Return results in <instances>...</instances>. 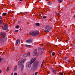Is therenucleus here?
<instances>
[{
	"label": "nucleus",
	"instance_id": "7",
	"mask_svg": "<svg viewBox=\"0 0 75 75\" xmlns=\"http://www.w3.org/2000/svg\"><path fill=\"white\" fill-rule=\"evenodd\" d=\"M31 64H32V63H31V62H30L29 63H26V67H28L29 68H30L31 67Z\"/></svg>",
	"mask_w": 75,
	"mask_h": 75
},
{
	"label": "nucleus",
	"instance_id": "11",
	"mask_svg": "<svg viewBox=\"0 0 75 75\" xmlns=\"http://www.w3.org/2000/svg\"><path fill=\"white\" fill-rule=\"evenodd\" d=\"M33 54H34L35 55H37V49H35L34 51Z\"/></svg>",
	"mask_w": 75,
	"mask_h": 75
},
{
	"label": "nucleus",
	"instance_id": "41",
	"mask_svg": "<svg viewBox=\"0 0 75 75\" xmlns=\"http://www.w3.org/2000/svg\"><path fill=\"white\" fill-rule=\"evenodd\" d=\"M11 75H13V73H12L11 74Z\"/></svg>",
	"mask_w": 75,
	"mask_h": 75
},
{
	"label": "nucleus",
	"instance_id": "43",
	"mask_svg": "<svg viewBox=\"0 0 75 75\" xmlns=\"http://www.w3.org/2000/svg\"><path fill=\"white\" fill-rule=\"evenodd\" d=\"M46 0V1H48L49 0Z\"/></svg>",
	"mask_w": 75,
	"mask_h": 75
},
{
	"label": "nucleus",
	"instance_id": "4",
	"mask_svg": "<svg viewBox=\"0 0 75 75\" xmlns=\"http://www.w3.org/2000/svg\"><path fill=\"white\" fill-rule=\"evenodd\" d=\"M39 63V62L38 61H37L35 62V63L33 65V69H38V64Z\"/></svg>",
	"mask_w": 75,
	"mask_h": 75
},
{
	"label": "nucleus",
	"instance_id": "28",
	"mask_svg": "<svg viewBox=\"0 0 75 75\" xmlns=\"http://www.w3.org/2000/svg\"><path fill=\"white\" fill-rule=\"evenodd\" d=\"M43 18H47V17L46 16H43Z\"/></svg>",
	"mask_w": 75,
	"mask_h": 75
},
{
	"label": "nucleus",
	"instance_id": "26",
	"mask_svg": "<svg viewBox=\"0 0 75 75\" xmlns=\"http://www.w3.org/2000/svg\"><path fill=\"white\" fill-rule=\"evenodd\" d=\"M37 74H38V72H35V75H37Z\"/></svg>",
	"mask_w": 75,
	"mask_h": 75
},
{
	"label": "nucleus",
	"instance_id": "16",
	"mask_svg": "<svg viewBox=\"0 0 75 75\" xmlns=\"http://www.w3.org/2000/svg\"><path fill=\"white\" fill-rule=\"evenodd\" d=\"M3 16H6V15H7V13H3L2 14Z\"/></svg>",
	"mask_w": 75,
	"mask_h": 75
},
{
	"label": "nucleus",
	"instance_id": "13",
	"mask_svg": "<svg viewBox=\"0 0 75 75\" xmlns=\"http://www.w3.org/2000/svg\"><path fill=\"white\" fill-rule=\"evenodd\" d=\"M4 25V24H3V23L1 22V21L0 20V26H3Z\"/></svg>",
	"mask_w": 75,
	"mask_h": 75
},
{
	"label": "nucleus",
	"instance_id": "19",
	"mask_svg": "<svg viewBox=\"0 0 75 75\" xmlns=\"http://www.w3.org/2000/svg\"><path fill=\"white\" fill-rule=\"evenodd\" d=\"M57 1L59 2V3H61L62 2V0H57Z\"/></svg>",
	"mask_w": 75,
	"mask_h": 75
},
{
	"label": "nucleus",
	"instance_id": "32",
	"mask_svg": "<svg viewBox=\"0 0 75 75\" xmlns=\"http://www.w3.org/2000/svg\"><path fill=\"white\" fill-rule=\"evenodd\" d=\"M41 50L43 51H44V50H45V49H44L43 48H42Z\"/></svg>",
	"mask_w": 75,
	"mask_h": 75
},
{
	"label": "nucleus",
	"instance_id": "18",
	"mask_svg": "<svg viewBox=\"0 0 75 75\" xmlns=\"http://www.w3.org/2000/svg\"><path fill=\"white\" fill-rule=\"evenodd\" d=\"M17 66H16L15 67V68L14 69V71H16V70H17Z\"/></svg>",
	"mask_w": 75,
	"mask_h": 75
},
{
	"label": "nucleus",
	"instance_id": "20",
	"mask_svg": "<svg viewBox=\"0 0 75 75\" xmlns=\"http://www.w3.org/2000/svg\"><path fill=\"white\" fill-rule=\"evenodd\" d=\"M36 24L37 26H39L40 25V23H36Z\"/></svg>",
	"mask_w": 75,
	"mask_h": 75
},
{
	"label": "nucleus",
	"instance_id": "3",
	"mask_svg": "<svg viewBox=\"0 0 75 75\" xmlns=\"http://www.w3.org/2000/svg\"><path fill=\"white\" fill-rule=\"evenodd\" d=\"M52 29V27L50 25H46L45 27V30H44L45 33H48L50 30Z\"/></svg>",
	"mask_w": 75,
	"mask_h": 75
},
{
	"label": "nucleus",
	"instance_id": "8",
	"mask_svg": "<svg viewBox=\"0 0 75 75\" xmlns=\"http://www.w3.org/2000/svg\"><path fill=\"white\" fill-rule=\"evenodd\" d=\"M33 40L32 39H30L29 40H27L26 41V42H28V43H31L33 42Z\"/></svg>",
	"mask_w": 75,
	"mask_h": 75
},
{
	"label": "nucleus",
	"instance_id": "12",
	"mask_svg": "<svg viewBox=\"0 0 75 75\" xmlns=\"http://www.w3.org/2000/svg\"><path fill=\"white\" fill-rule=\"evenodd\" d=\"M20 40H18V39H17L16 40V45H17V44H18V42H20Z\"/></svg>",
	"mask_w": 75,
	"mask_h": 75
},
{
	"label": "nucleus",
	"instance_id": "30",
	"mask_svg": "<svg viewBox=\"0 0 75 75\" xmlns=\"http://www.w3.org/2000/svg\"><path fill=\"white\" fill-rule=\"evenodd\" d=\"M60 74L61 75H64V74L62 73H60Z\"/></svg>",
	"mask_w": 75,
	"mask_h": 75
},
{
	"label": "nucleus",
	"instance_id": "39",
	"mask_svg": "<svg viewBox=\"0 0 75 75\" xmlns=\"http://www.w3.org/2000/svg\"><path fill=\"white\" fill-rule=\"evenodd\" d=\"M1 59H2L1 58H0V62H1Z\"/></svg>",
	"mask_w": 75,
	"mask_h": 75
},
{
	"label": "nucleus",
	"instance_id": "15",
	"mask_svg": "<svg viewBox=\"0 0 75 75\" xmlns=\"http://www.w3.org/2000/svg\"><path fill=\"white\" fill-rule=\"evenodd\" d=\"M25 47H28V48H30V47H31V45H25Z\"/></svg>",
	"mask_w": 75,
	"mask_h": 75
},
{
	"label": "nucleus",
	"instance_id": "31",
	"mask_svg": "<svg viewBox=\"0 0 75 75\" xmlns=\"http://www.w3.org/2000/svg\"><path fill=\"white\" fill-rule=\"evenodd\" d=\"M14 75H17V73H15L14 74Z\"/></svg>",
	"mask_w": 75,
	"mask_h": 75
},
{
	"label": "nucleus",
	"instance_id": "5",
	"mask_svg": "<svg viewBox=\"0 0 75 75\" xmlns=\"http://www.w3.org/2000/svg\"><path fill=\"white\" fill-rule=\"evenodd\" d=\"M40 33V32L39 31H37L36 32H32V35L33 36H36L38 35Z\"/></svg>",
	"mask_w": 75,
	"mask_h": 75
},
{
	"label": "nucleus",
	"instance_id": "35",
	"mask_svg": "<svg viewBox=\"0 0 75 75\" xmlns=\"http://www.w3.org/2000/svg\"><path fill=\"white\" fill-rule=\"evenodd\" d=\"M67 62H70V61H69V60L68 59L67 60Z\"/></svg>",
	"mask_w": 75,
	"mask_h": 75
},
{
	"label": "nucleus",
	"instance_id": "9",
	"mask_svg": "<svg viewBox=\"0 0 75 75\" xmlns=\"http://www.w3.org/2000/svg\"><path fill=\"white\" fill-rule=\"evenodd\" d=\"M28 55H29V56H30V52L24 54L23 55V57H27Z\"/></svg>",
	"mask_w": 75,
	"mask_h": 75
},
{
	"label": "nucleus",
	"instance_id": "6",
	"mask_svg": "<svg viewBox=\"0 0 75 75\" xmlns=\"http://www.w3.org/2000/svg\"><path fill=\"white\" fill-rule=\"evenodd\" d=\"M8 25H4L2 27V29L3 30H8Z\"/></svg>",
	"mask_w": 75,
	"mask_h": 75
},
{
	"label": "nucleus",
	"instance_id": "29",
	"mask_svg": "<svg viewBox=\"0 0 75 75\" xmlns=\"http://www.w3.org/2000/svg\"><path fill=\"white\" fill-rule=\"evenodd\" d=\"M51 69L52 70V71L53 70H54V69L52 67H51Z\"/></svg>",
	"mask_w": 75,
	"mask_h": 75
},
{
	"label": "nucleus",
	"instance_id": "25",
	"mask_svg": "<svg viewBox=\"0 0 75 75\" xmlns=\"http://www.w3.org/2000/svg\"><path fill=\"white\" fill-rule=\"evenodd\" d=\"M29 35H32V33L31 32H30L29 33Z\"/></svg>",
	"mask_w": 75,
	"mask_h": 75
},
{
	"label": "nucleus",
	"instance_id": "1",
	"mask_svg": "<svg viewBox=\"0 0 75 75\" xmlns=\"http://www.w3.org/2000/svg\"><path fill=\"white\" fill-rule=\"evenodd\" d=\"M6 34L4 32L0 33V37L1 38L0 40V43L4 42L7 40V38L6 37Z\"/></svg>",
	"mask_w": 75,
	"mask_h": 75
},
{
	"label": "nucleus",
	"instance_id": "21",
	"mask_svg": "<svg viewBox=\"0 0 75 75\" xmlns=\"http://www.w3.org/2000/svg\"><path fill=\"white\" fill-rule=\"evenodd\" d=\"M9 70H10V69H9V67H8L7 68L6 71H9Z\"/></svg>",
	"mask_w": 75,
	"mask_h": 75
},
{
	"label": "nucleus",
	"instance_id": "34",
	"mask_svg": "<svg viewBox=\"0 0 75 75\" xmlns=\"http://www.w3.org/2000/svg\"><path fill=\"white\" fill-rule=\"evenodd\" d=\"M2 16H0V19H2Z\"/></svg>",
	"mask_w": 75,
	"mask_h": 75
},
{
	"label": "nucleus",
	"instance_id": "36",
	"mask_svg": "<svg viewBox=\"0 0 75 75\" xmlns=\"http://www.w3.org/2000/svg\"><path fill=\"white\" fill-rule=\"evenodd\" d=\"M43 64H44V62H43L42 63V64H41L42 65H43Z\"/></svg>",
	"mask_w": 75,
	"mask_h": 75
},
{
	"label": "nucleus",
	"instance_id": "38",
	"mask_svg": "<svg viewBox=\"0 0 75 75\" xmlns=\"http://www.w3.org/2000/svg\"><path fill=\"white\" fill-rule=\"evenodd\" d=\"M42 65H41V66H40V68H42Z\"/></svg>",
	"mask_w": 75,
	"mask_h": 75
},
{
	"label": "nucleus",
	"instance_id": "23",
	"mask_svg": "<svg viewBox=\"0 0 75 75\" xmlns=\"http://www.w3.org/2000/svg\"><path fill=\"white\" fill-rule=\"evenodd\" d=\"M52 55H55V53H54V52H52Z\"/></svg>",
	"mask_w": 75,
	"mask_h": 75
},
{
	"label": "nucleus",
	"instance_id": "17",
	"mask_svg": "<svg viewBox=\"0 0 75 75\" xmlns=\"http://www.w3.org/2000/svg\"><path fill=\"white\" fill-rule=\"evenodd\" d=\"M19 27H20V26L18 25H17L16 26V28H19Z\"/></svg>",
	"mask_w": 75,
	"mask_h": 75
},
{
	"label": "nucleus",
	"instance_id": "27",
	"mask_svg": "<svg viewBox=\"0 0 75 75\" xmlns=\"http://www.w3.org/2000/svg\"><path fill=\"white\" fill-rule=\"evenodd\" d=\"M39 54L40 55H42V52H41V53H39Z\"/></svg>",
	"mask_w": 75,
	"mask_h": 75
},
{
	"label": "nucleus",
	"instance_id": "37",
	"mask_svg": "<svg viewBox=\"0 0 75 75\" xmlns=\"http://www.w3.org/2000/svg\"><path fill=\"white\" fill-rule=\"evenodd\" d=\"M47 74H50V72H49V71H47Z\"/></svg>",
	"mask_w": 75,
	"mask_h": 75
},
{
	"label": "nucleus",
	"instance_id": "33",
	"mask_svg": "<svg viewBox=\"0 0 75 75\" xmlns=\"http://www.w3.org/2000/svg\"><path fill=\"white\" fill-rule=\"evenodd\" d=\"M21 23V22H20V21H19L18 23V24H20Z\"/></svg>",
	"mask_w": 75,
	"mask_h": 75
},
{
	"label": "nucleus",
	"instance_id": "42",
	"mask_svg": "<svg viewBox=\"0 0 75 75\" xmlns=\"http://www.w3.org/2000/svg\"><path fill=\"white\" fill-rule=\"evenodd\" d=\"M20 1H23V0H20Z\"/></svg>",
	"mask_w": 75,
	"mask_h": 75
},
{
	"label": "nucleus",
	"instance_id": "14",
	"mask_svg": "<svg viewBox=\"0 0 75 75\" xmlns=\"http://www.w3.org/2000/svg\"><path fill=\"white\" fill-rule=\"evenodd\" d=\"M52 72L54 74H55L57 72V71L55 70V69H54L53 70H52Z\"/></svg>",
	"mask_w": 75,
	"mask_h": 75
},
{
	"label": "nucleus",
	"instance_id": "2",
	"mask_svg": "<svg viewBox=\"0 0 75 75\" xmlns=\"http://www.w3.org/2000/svg\"><path fill=\"white\" fill-rule=\"evenodd\" d=\"M26 60H27V59L26 58L22 60H21V59H20L18 62V65H20V69L21 71H23V69H24V65L22 64H23Z\"/></svg>",
	"mask_w": 75,
	"mask_h": 75
},
{
	"label": "nucleus",
	"instance_id": "24",
	"mask_svg": "<svg viewBox=\"0 0 75 75\" xmlns=\"http://www.w3.org/2000/svg\"><path fill=\"white\" fill-rule=\"evenodd\" d=\"M18 31H19V30H16L15 31V32H16V33H18Z\"/></svg>",
	"mask_w": 75,
	"mask_h": 75
},
{
	"label": "nucleus",
	"instance_id": "40",
	"mask_svg": "<svg viewBox=\"0 0 75 75\" xmlns=\"http://www.w3.org/2000/svg\"><path fill=\"white\" fill-rule=\"evenodd\" d=\"M1 73V70H0V74Z\"/></svg>",
	"mask_w": 75,
	"mask_h": 75
},
{
	"label": "nucleus",
	"instance_id": "10",
	"mask_svg": "<svg viewBox=\"0 0 75 75\" xmlns=\"http://www.w3.org/2000/svg\"><path fill=\"white\" fill-rule=\"evenodd\" d=\"M35 60H36V58H33L32 59L31 61L30 62H31V63L33 64V62H34L35 61Z\"/></svg>",
	"mask_w": 75,
	"mask_h": 75
},
{
	"label": "nucleus",
	"instance_id": "22",
	"mask_svg": "<svg viewBox=\"0 0 75 75\" xmlns=\"http://www.w3.org/2000/svg\"><path fill=\"white\" fill-rule=\"evenodd\" d=\"M64 59H65V60H67V59H68V58L67 57H65L64 58Z\"/></svg>",
	"mask_w": 75,
	"mask_h": 75
}]
</instances>
